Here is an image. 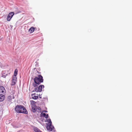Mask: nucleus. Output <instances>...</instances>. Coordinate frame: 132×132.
<instances>
[{
    "instance_id": "obj_1",
    "label": "nucleus",
    "mask_w": 132,
    "mask_h": 132,
    "mask_svg": "<svg viewBox=\"0 0 132 132\" xmlns=\"http://www.w3.org/2000/svg\"><path fill=\"white\" fill-rule=\"evenodd\" d=\"M15 110L18 113H28V112L25 108L22 105H17L15 107Z\"/></svg>"
},
{
    "instance_id": "obj_2",
    "label": "nucleus",
    "mask_w": 132,
    "mask_h": 132,
    "mask_svg": "<svg viewBox=\"0 0 132 132\" xmlns=\"http://www.w3.org/2000/svg\"><path fill=\"white\" fill-rule=\"evenodd\" d=\"M34 82L36 84L39 85L41 83L43 82V77L41 75H38V77H35L34 79Z\"/></svg>"
},
{
    "instance_id": "obj_3",
    "label": "nucleus",
    "mask_w": 132,
    "mask_h": 132,
    "mask_svg": "<svg viewBox=\"0 0 132 132\" xmlns=\"http://www.w3.org/2000/svg\"><path fill=\"white\" fill-rule=\"evenodd\" d=\"M46 122H48V126L47 127V129L48 130L51 131H52V132H55V130H54V126L52 125V122L50 119H46Z\"/></svg>"
},
{
    "instance_id": "obj_4",
    "label": "nucleus",
    "mask_w": 132,
    "mask_h": 132,
    "mask_svg": "<svg viewBox=\"0 0 132 132\" xmlns=\"http://www.w3.org/2000/svg\"><path fill=\"white\" fill-rule=\"evenodd\" d=\"M32 111L34 112H38V113L40 112L41 109L40 107L36 106H31Z\"/></svg>"
},
{
    "instance_id": "obj_5",
    "label": "nucleus",
    "mask_w": 132,
    "mask_h": 132,
    "mask_svg": "<svg viewBox=\"0 0 132 132\" xmlns=\"http://www.w3.org/2000/svg\"><path fill=\"white\" fill-rule=\"evenodd\" d=\"M44 86L43 85H41L39 86L38 88H35L32 92H40L42 90V89L44 88Z\"/></svg>"
},
{
    "instance_id": "obj_6",
    "label": "nucleus",
    "mask_w": 132,
    "mask_h": 132,
    "mask_svg": "<svg viewBox=\"0 0 132 132\" xmlns=\"http://www.w3.org/2000/svg\"><path fill=\"white\" fill-rule=\"evenodd\" d=\"M14 14V13L13 12H11L9 13L7 17V20L9 21H10Z\"/></svg>"
},
{
    "instance_id": "obj_7",
    "label": "nucleus",
    "mask_w": 132,
    "mask_h": 132,
    "mask_svg": "<svg viewBox=\"0 0 132 132\" xmlns=\"http://www.w3.org/2000/svg\"><path fill=\"white\" fill-rule=\"evenodd\" d=\"M0 93L4 94L5 93V90L3 86H0Z\"/></svg>"
},
{
    "instance_id": "obj_8",
    "label": "nucleus",
    "mask_w": 132,
    "mask_h": 132,
    "mask_svg": "<svg viewBox=\"0 0 132 132\" xmlns=\"http://www.w3.org/2000/svg\"><path fill=\"white\" fill-rule=\"evenodd\" d=\"M31 96L32 98L34 100H36L38 98V94H36L35 93L32 94Z\"/></svg>"
},
{
    "instance_id": "obj_9",
    "label": "nucleus",
    "mask_w": 132,
    "mask_h": 132,
    "mask_svg": "<svg viewBox=\"0 0 132 132\" xmlns=\"http://www.w3.org/2000/svg\"><path fill=\"white\" fill-rule=\"evenodd\" d=\"M5 98V96L3 94H0V102L3 101Z\"/></svg>"
},
{
    "instance_id": "obj_10",
    "label": "nucleus",
    "mask_w": 132,
    "mask_h": 132,
    "mask_svg": "<svg viewBox=\"0 0 132 132\" xmlns=\"http://www.w3.org/2000/svg\"><path fill=\"white\" fill-rule=\"evenodd\" d=\"M43 116L46 118H48V115L47 114H46L45 113H41L40 114V116Z\"/></svg>"
},
{
    "instance_id": "obj_11",
    "label": "nucleus",
    "mask_w": 132,
    "mask_h": 132,
    "mask_svg": "<svg viewBox=\"0 0 132 132\" xmlns=\"http://www.w3.org/2000/svg\"><path fill=\"white\" fill-rule=\"evenodd\" d=\"M35 28L33 27L30 28L29 30V31L31 33H32L34 31Z\"/></svg>"
},
{
    "instance_id": "obj_12",
    "label": "nucleus",
    "mask_w": 132,
    "mask_h": 132,
    "mask_svg": "<svg viewBox=\"0 0 132 132\" xmlns=\"http://www.w3.org/2000/svg\"><path fill=\"white\" fill-rule=\"evenodd\" d=\"M34 130L35 132H42V131H41L37 127H35L34 128Z\"/></svg>"
},
{
    "instance_id": "obj_13",
    "label": "nucleus",
    "mask_w": 132,
    "mask_h": 132,
    "mask_svg": "<svg viewBox=\"0 0 132 132\" xmlns=\"http://www.w3.org/2000/svg\"><path fill=\"white\" fill-rule=\"evenodd\" d=\"M31 103V106H36V105L35 104L36 103V102L32 100L30 101Z\"/></svg>"
},
{
    "instance_id": "obj_14",
    "label": "nucleus",
    "mask_w": 132,
    "mask_h": 132,
    "mask_svg": "<svg viewBox=\"0 0 132 132\" xmlns=\"http://www.w3.org/2000/svg\"><path fill=\"white\" fill-rule=\"evenodd\" d=\"M12 81L11 83V84L12 85H14L15 84L16 82V80H13L12 79Z\"/></svg>"
},
{
    "instance_id": "obj_15",
    "label": "nucleus",
    "mask_w": 132,
    "mask_h": 132,
    "mask_svg": "<svg viewBox=\"0 0 132 132\" xmlns=\"http://www.w3.org/2000/svg\"><path fill=\"white\" fill-rule=\"evenodd\" d=\"M18 70L16 69L15 70L14 72V76H16L17 74Z\"/></svg>"
},
{
    "instance_id": "obj_16",
    "label": "nucleus",
    "mask_w": 132,
    "mask_h": 132,
    "mask_svg": "<svg viewBox=\"0 0 132 132\" xmlns=\"http://www.w3.org/2000/svg\"><path fill=\"white\" fill-rule=\"evenodd\" d=\"M33 85L34 87H35V88H37L38 85V84H37L35 83H33Z\"/></svg>"
},
{
    "instance_id": "obj_17",
    "label": "nucleus",
    "mask_w": 132,
    "mask_h": 132,
    "mask_svg": "<svg viewBox=\"0 0 132 132\" xmlns=\"http://www.w3.org/2000/svg\"><path fill=\"white\" fill-rule=\"evenodd\" d=\"M16 76H13L12 78V80H16Z\"/></svg>"
},
{
    "instance_id": "obj_18",
    "label": "nucleus",
    "mask_w": 132,
    "mask_h": 132,
    "mask_svg": "<svg viewBox=\"0 0 132 132\" xmlns=\"http://www.w3.org/2000/svg\"><path fill=\"white\" fill-rule=\"evenodd\" d=\"M7 74H3L2 75V77L4 78H5L6 77V76L7 75Z\"/></svg>"
},
{
    "instance_id": "obj_19",
    "label": "nucleus",
    "mask_w": 132,
    "mask_h": 132,
    "mask_svg": "<svg viewBox=\"0 0 132 132\" xmlns=\"http://www.w3.org/2000/svg\"><path fill=\"white\" fill-rule=\"evenodd\" d=\"M2 75H3V74H5V71H2Z\"/></svg>"
},
{
    "instance_id": "obj_20",
    "label": "nucleus",
    "mask_w": 132,
    "mask_h": 132,
    "mask_svg": "<svg viewBox=\"0 0 132 132\" xmlns=\"http://www.w3.org/2000/svg\"><path fill=\"white\" fill-rule=\"evenodd\" d=\"M8 98H9V99H10V98L11 99V96H8Z\"/></svg>"
},
{
    "instance_id": "obj_21",
    "label": "nucleus",
    "mask_w": 132,
    "mask_h": 132,
    "mask_svg": "<svg viewBox=\"0 0 132 132\" xmlns=\"http://www.w3.org/2000/svg\"><path fill=\"white\" fill-rule=\"evenodd\" d=\"M39 96L40 98H41L42 97L41 96V95H39Z\"/></svg>"
},
{
    "instance_id": "obj_22",
    "label": "nucleus",
    "mask_w": 132,
    "mask_h": 132,
    "mask_svg": "<svg viewBox=\"0 0 132 132\" xmlns=\"http://www.w3.org/2000/svg\"><path fill=\"white\" fill-rule=\"evenodd\" d=\"M43 111L45 112H47V111H46V110H44Z\"/></svg>"
},
{
    "instance_id": "obj_23",
    "label": "nucleus",
    "mask_w": 132,
    "mask_h": 132,
    "mask_svg": "<svg viewBox=\"0 0 132 132\" xmlns=\"http://www.w3.org/2000/svg\"><path fill=\"white\" fill-rule=\"evenodd\" d=\"M14 98V97H13V98Z\"/></svg>"
}]
</instances>
